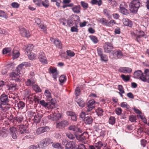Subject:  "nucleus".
<instances>
[{
    "instance_id": "aec40b11",
    "label": "nucleus",
    "mask_w": 149,
    "mask_h": 149,
    "mask_svg": "<svg viewBox=\"0 0 149 149\" xmlns=\"http://www.w3.org/2000/svg\"><path fill=\"white\" fill-rule=\"evenodd\" d=\"M123 22L125 26L130 27H132V22L129 19L124 18L123 19Z\"/></svg>"
},
{
    "instance_id": "f704fd0d",
    "label": "nucleus",
    "mask_w": 149,
    "mask_h": 149,
    "mask_svg": "<svg viewBox=\"0 0 149 149\" xmlns=\"http://www.w3.org/2000/svg\"><path fill=\"white\" fill-rule=\"evenodd\" d=\"M89 38L95 44L97 43L98 42L97 38L95 36L93 35L90 36H89Z\"/></svg>"
},
{
    "instance_id": "0eeeda50",
    "label": "nucleus",
    "mask_w": 149,
    "mask_h": 149,
    "mask_svg": "<svg viewBox=\"0 0 149 149\" xmlns=\"http://www.w3.org/2000/svg\"><path fill=\"white\" fill-rule=\"evenodd\" d=\"M38 58L40 61L44 64H47V58L45 53L42 52H40L39 53Z\"/></svg>"
},
{
    "instance_id": "c85d7f7f",
    "label": "nucleus",
    "mask_w": 149,
    "mask_h": 149,
    "mask_svg": "<svg viewBox=\"0 0 149 149\" xmlns=\"http://www.w3.org/2000/svg\"><path fill=\"white\" fill-rule=\"evenodd\" d=\"M97 115L98 116H102L103 115L104 111L101 108H98L96 110Z\"/></svg>"
},
{
    "instance_id": "c03bdc74",
    "label": "nucleus",
    "mask_w": 149,
    "mask_h": 149,
    "mask_svg": "<svg viewBox=\"0 0 149 149\" xmlns=\"http://www.w3.org/2000/svg\"><path fill=\"white\" fill-rule=\"evenodd\" d=\"M101 58V60L102 61H104L105 62H107L108 60L107 56L104 54H103L100 56Z\"/></svg>"
},
{
    "instance_id": "680f3d73",
    "label": "nucleus",
    "mask_w": 149,
    "mask_h": 149,
    "mask_svg": "<svg viewBox=\"0 0 149 149\" xmlns=\"http://www.w3.org/2000/svg\"><path fill=\"white\" fill-rule=\"evenodd\" d=\"M127 7V5L126 3L124 2H121L120 4V9L124 8H126Z\"/></svg>"
},
{
    "instance_id": "9d476101",
    "label": "nucleus",
    "mask_w": 149,
    "mask_h": 149,
    "mask_svg": "<svg viewBox=\"0 0 149 149\" xmlns=\"http://www.w3.org/2000/svg\"><path fill=\"white\" fill-rule=\"evenodd\" d=\"M20 33L22 36L24 37L29 38L31 36L29 30H26L24 28H22L20 29Z\"/></svg>"
},
{
    "instance_id": "864d4df0",
    "label": "nucleus",
    "mask_w": 149,
    "mask_h": 149,
    "mask_svg": "<svg viewBox=\"0 0 149 149\" xmlns=\"http://www.w3.org/2000/svg\"><path fill=\"white\" fill-rule=\"evenodd\" d=\"M55 103H54L52 102L51 101L50 102L48 103V105L47 107L49 109H52L54 107Z\"/></svg>"
},
{
    "instance_id": "393cba45",
    "label": "nucleus",
    "mask_w": 149,
    "mask_h": 149,
    "mask_svg": "<svg viewBox=\"0 0 149 149\" xmlns=\"http://www.w3.org/2000/svg\"><path fill=\"white\" fill-rule=\"evenodd\" d=\"M84 121L85 123L86 124H91L93 122V119L91 116H88L85 118Z\"/></svg>"
},
{
    "instance_id": "f3484780",
    "label": "nucleus",
    "mask_w": 149,
    "mask_h": 149,
    "mask_svg": "<svg viewBox=\"0 0 149 149\" xmlns=\"http://www.w3.org/2000/svg\"><path fill=\"white\" fill-rule=\"evenodd\" d=\"M48 130H49V127H40L37 130L36 133L38 134H40L47 131Z\"/></svg>"
},
{
    "instance_id": "4d7b16f0",
    "label": "nucleus",
    "mask_w": 149,
    "mask_h": 149,
    "mask_svg": "<svg viewBox=\"0 0 149 149\" xmlns=\"http://www.w3.org/2000/svg\"><path fill=\"white\" fill-rule=\"evenodd\" d=\"M115 111L118 115H120L121 114L122 110L120 108L117 107L115 109Z\"/></svg>"
},
{
    "instance_id": "79ce46f5",
    "label": "nucleus",
    "mask_w": 149,
    "mask_h": 149,
    "mask_svg": "<svg viewBox=\"0 0 149 149\" xmlns=\"http://www.w3.org/2000/svg\"><path fill=\"white\" fill-rule=\"evenodd\" d=\"M52 146L55 148L58 149H62L61 144L58 143H54L52 145Z\"/></svg>"
},
{
    "instance_id": "2f4dec72",
    "label": "nucleus",
    "mask_w": 149,
    "mask_h": 149,
    "mask_svg": "<svg viewBox=\"0 0 149 149\" xmlns=\"http://www.w3.org/2000/svg\"><path fill=\"white\" fill-rule=\"evenodd\" d=\"M91 3L92 4L97 5L98 6H100L102 4V1L101 0L97 1V0H92Z\"/></svg>"
},
{
    "instance_id": "6e6552de",
    "label": "nucleus",
    "mask_w": 149,
    "mask_h": 149,
    "mask_svg": "<svg viewBox=\"0 0 149 149\" xmlns=\"http://www.w3.org/2000/svg\"><path fill=\"white\" fill-rule=\"evenodd\" d=\"M61 117V115L60 113H54L48 116V118L52 120L58 121L59 120Z\"/></svg>"
},
{
    "instance_id": "4468645a",
    "label": "nucleus",
    "mask_w": 149,
    "mask_h": 149,
    "mask_svg": "<svg viewBox=\"0 0 149 149\" xmlns=\"http://www.w3.org/2000/svg\"><path fill=\"white\" fill-rule=\"evenodd\" d=\"M75 101L78 104L79 106L81 107H83L85 106V102L80 97H75Z\"/></svg>"
},
{
    "instance_id": "f03ea898",
    "label": "nucleus",
    "mask_w": 149,
    "mask_h": 149,
    "mask_svg": "<svg viewBox=\"0 0 149 149\" xmlns=\"http://www.w3.org/2000/svg\"><path fill=\"white\" fill-rule=\"evenodd\" d=\"M80 22V20L79 17L77 15L75 16L74 18V26L71 28L70 31L72 32H78V24Z\"/></svg>"
},
{
    "instance_id": "f257e3e1",
    "label": "nucleus",
    "mask_w": 149,
    "mask_h": 149,
    "mask_svg": "<svg viewBox=\"0 0 149 149\" xmlns=\"http://www.w3.org/2000/svg\"><path fill=\"white\" fill-rule=\"evenodd\" d=\"M141 5L140 0H133L130 3V11L133 13H136Z\"/></svg>"
},
{
    "instance_id": "09e8293b",
    "label": "nucleus",
    "mask_w": 149,
    "mask_h": 149,
    "mask_svg": "<svg viewBox=\"0 0 149 149\" xmlns=\"http://www.w3.org/2000/svg\"><path fill=\"white\" fill-rule=\"evenodd\" d=\"M41 119V117L38 115H36L34 117V121L36 123H38L40 122Z\"/></svg>"
},
{
    "instance_id": "a18cd8bd",
    "label": "nucleus",
    "mask_w": 149,
    "mask_h": 149,
    "mask_svg": "<svg viewBox=\"0 0 149 149\" xmlns=\"http://www.w3.org/2000/svg\"><path fill=\"white\" fill-rule=\"evenodd\" d=\"M35 83L34 80L29 79L26 82V85L27 86H33V84Z\"/></svg>"
},
{
    "instance_id": "5fc2aeb1",
    "label": "nucleus",
    "mask_w": 149,
    "mask_h": 149,
    "mask_svg": "<svg viewBox=\"0 0 149 149\" xmlns=\"http://www.w3.org/2000/svg\"><path fill=\"white\" fill-rule=\"evenodd\" d=\"M80 3L82 7L84 9L86 10L87 9L88 6V3L83 1H81Z\"/></svg>"
},
{
    "instance_id": "9b49d317",
    "label": "nucleus",
    "mask_w": 149,
    "mask_h": 149,
    "mask_svg": "<svg viewBox=\"0 0 149 149\" xmlns=\"http://www.w3.org/2000/svg\"><path fill=\"white\" fill-rule=\"evenodd\" d=\"M51 41H54V43L57 47L62 49V44L61 42L58 38H50Z\"/></svg>"
},
{
    "instance_id": "e433bc0d",
    "label": "nucleus",
    "mask_w": 149,
    "mask_h": 149,
    "mask_svg": "<svg viewBox=\"0 0 149 149\" xmlns=\"http://www.w3.org/2000/svg\"><path fill=\"white\" fill-rule=\"evenodd\" d=\"M116 24V22L113 19H111L109 21H108L107 26L110 27H112L113 26Z\"/></svg>"
},
{
    "instance_id": "a878e982",
    "label": "nucleus",
    "mask_w": 149,
    "mask_h": 149,
    "mask_svg": "<svg viewBox=\"0 0 149 149\" xmlns=\"http://www.w3.org/2000/svg\"><path fill=\"white\" fill-rule=\"evenodd\" d=\"M10 131L11 132V134L12 136V138L14 139H17V135L16 134V130L15 128V127H13L11 128Z\"/></svg>"
},
{
    "instance_id": "39448f33",
    "label": "nucleus",
    "mask_w": 149,
    "mask_h": 149,
    "mask_svg": "<svg viewBox=\"0 0 149 149\" xmlns=\"http://www.w3.org/2000/svg\"><path fill=\"white\" fill-rule=\"evenodd\" d=\"M49 70L50 72L52 74L53 78L54 79H56L58 77V74L56 68L51 66L49 68Z\"/></svg>"
},
{
    "instance_id": "bf43d9fd",
    "label": "nucleus",
    "mask_w": 149,
    "mask_h": 149,
    "mask_svg": "<svg viewBox=\"0 0 149 149\" xmlns=\"http://www.w3.org/2000/svg\"><path fill=\"white\" fill-rule=\"evenodd\" d=\"M95 103V101L93 100H89L88 102L87 103V107H90L94 106V104Z\"/></svg>"
},
{
    "instance_id": "72a5a7b5",
    "label": "nucleus",
    "mask_w": 149,
    "mask_h": 149,
    "mask_svg": "<svg viewBox=\"0 0 149 149\" xmlns=\"http://www.w3.org/2000/svg\"><path fill=\"white\" fill-rule=\"evenodd\" d=\"M103 146L102 142L101 141H99L97 143H95V146L97 149H100Z\"/></svg>"
},
{
    "instance_id": "8fccbe9b",
    "label": "nucleus",
    "mask_w": 149,
    "mask_h": 149,
    "mask_svg": "<svg viewBox=\"0 0 149 149\" xmlns=\"http://www.w3.org/2000/svg\"><path fill=\"white\" fill-rule=\"evenodd\" d=\"M120 106L123 108H126L127 109H129L130 107L126 102H123L120 104Z\"/></svg>"
},
{
    "instance_id": "473e14b6",
    "label": "nucleus",
    "mask_w": 149,
    "mask_h": 149,
    "mask_svg": "<svg viewBox=\"0 0 149 149\" xmlns=\"http://www.w3.org/2000/svg\"><path fill=\"white\" fill-rule=\"evenodd\" d=\"M113 55L116 56L118 58H119L123 55V54L120 51L118 50L115 51L113 53Z\"/></svg>"
},
{
    "instance_id": "69168bd1",
    "label": "nucleus",
    "mask_w": 149,
    "mask_h": 149,
    "mask_svg": "<svg viewBox=\"0 0 149 149\" xmlns=\"http://www.w3.org/2000/svg\"><path fill=\"white\" fill-rule=\"evenodd\" d=\"M103 11L104 13L108 17V18H111V16L110 11L108 10H107L105 9Z\"/></svg>"
},
{
    "instance_id": "ddd939ff",
    "label": "nucleus",
    "mask_w": 149,
    "mask_h": 149,
    "mask_svg": "<svg viewBox=\"0 0 149 149\" xmlns=\"http://www.w3.org/2000/svg\"><path fill=\"white\" fill-rule=\"evenodd\" d=\"M10 77L13 80H14L17 82H19L21 81L20 76L18 74H16L13 72L10 74Z\"/></svg>"
},
{
    "instance_id": "ea45409f",
    "label": "nucleus",
    "mask_w": 149,
    "mask_h": 149,
    "mask_svg": "<svg viewBox=\"0 0 149 149\" xmlns=\"http://www.w3.org/2000/svg\"><path fill=\"white\" fill-rule=\"evenodd\" d=\"M59 80L60 82L63 83L66 80V77L65 75H62L59 78Z\"/></svg>"
},
{
    "instance_id": "49530a36",
    "label": "nucleus",
    "mask_w": 149,
    "mask_h": 149,
    "mask_svg": "<svg viewBox=\"0 0 149 149\" xmlns=\"http://www.w3.org/2000/svg\"><path fill=\"white\" fill-rule=\"evenodd\" d=\"M33 90L36 92H40L41 91V90L40 88L37 85H34L32 87Z\"/></svg>"
},
{
    "instance_id": "052dcab7",
    "label": "nucleus",
    "mask_w": 149,
    "mask_h": 149,
    "mask_svg": "<svg viewBox=\"0 0 149 149\" xmlns=\"http://www.w3.org/2000/svg\"><path fill=\"white\" fill-rule=\"evenodd\" d=\"M25 106V104L22 101H20L17 104V106L19 109H23Z\"/></svg>"
},
{
    "instance_id": "4be33fe9",
    "label": "nucleus",
    "mask_w": 149,
    "mask_h": 149,
    "mask_svg": "<svg viewBox=\"0 0 149 149\" xmlns=\"http://www.w3.org/2000/svg\"><path fill=\"white\" fill-rule=\"evenodd\" d=\"M28 58L30 60H33L36 59V55L34 53L31 52H28L26 53Z\"/></svg>"
},
{
    "instance_id": "dca6fc26",
    "label": "nucleus",
    "mask_w": 149,
    "mask_h": 149,
    "mask_svg": "<svg viewBox=\"0 0 149 149\" xmlns=\"http://www.w3.org/2000/svg\"><path fill=\"white\" fill-rule=\"evenodd\" d=\"M132 69L128 67H120L119 69L120 72H123L125 74L129 73L132 72Z\"/></svg>"
},
{
    "instance_id": "2eb2a0df",
    "label": "nucleus",
    "mask_w": 149,
    "mask_h": 149,
    "mask_svg": "<svg viewBox=\"0 0 149 149\" xmlns=\"http://www.w3.org/2000/svg\"><path fill=\"white\" fill-rule=\"evenodd\" d=\"M52 143V140L49 138H46L42 141L40 143L41 145L45 146H47Z\"/></svg>"
},
{
    "instance_id": "c756f323",
    "label": "nucleus",
    "mask_w": 149,
    "mask_h": 149,
    "mask_svg": "<svg viewBox=\"0 0 149 149\" xmlns=\"http://www.w3.org/2000/svg\"><path fill=\"white\" fill-rule=\"evenodd\" d=\"M145 35V33L143 31H142L141 29H139L138 35H137V37L136 38L137 41L138 42V39L143 37Z\"/></svg>"
},
{
    "instance_id": "412c9836",
    "label": "nucleus",
    "mask_w": 149,
    "mask_h": 149,
    "mask_svg": "<svg viewBox=\"0 0 149 149\" xmlns=\"http://www.w3.org/2000/svg\"><path fill=\"white\" fill-rule=\"evenodd\" d=\"M44 94L47 98V99L49 100H52V94L51 91L48 90H46L44 92Z\"/></svg>"
},
{
    "instance_id": "774afa93",
    "label": "nucleus",
    "mask_w": 149,
    "mask_h": 149,
    "mask_svg": "<svg viewBox=\"0 0 149 149\" xmlns=\"http://www.w3.org/2000/svg\"><path fill=\"white\" fill-rule=\"evenodd\" d=\"M39 148L40 146L38 144L36 145H31L28 147V149H37Z\"/></svg>"
},
{
    "instance_id": "6ab92c4d",
    "label": "nucleus",
    "mask_w": 149,
    "mask_h": 149,
    "mask_svg": "<svg viewBox=\"0 0 149 149\" xmlns=\"http://www.w3.org/2000/svg\"><path fill=\"white\" fill-rule=\"evenodd\" d=\"M0 100L6 104H7L9 101L7 95L5 94H2L0 97Z\"/></svg>"
},
{
    "instance_id": "de8ad7c7",
    "label": "nucleus",
    "mask_w": 149,
    "mask_h": 149,
    "mask_svg": "<svg viewBox=\"0 0 149 149\" xmlns=\"http://www.w3.org/2000/svg\"><path fill=\"white\" fill-rule=\"evenodd\" d=\"M88 134L86 132H84L81 135L80 138L83 140H84L88 138Z\"/></svg>"
},
{
    "instance_id": "cd10ccee",
    "label": "nucleus",
    "mask_w": 149,
    "mask_h": 149,
    "mask_svg": "<svg viewBox=\"0 0 149 149\" xmlns=\"http://www.w3.org/2000/svg\"><path fill=\"white\" fill-rule=\"evenodd\" d=\"M131 76L130 75H125L124 74H122L121 77L123 81H127L129 80Z\"/></svg>"
},
{
    "instance_id": "3c124183",
    "label": "nucleus",
    "mask_w": 149,
    "mask_h": 149,
    "mask_svg": "<svg viewBox=\"0 0 149 149\" xmlns=\"http://www.w3.org/2000/svg\"><path fill=\"white\" fill-rule=\"evenodd\" d=\"M129 119L132 122H136V116L131 115L130 116Z\"/></svg>"
},
{
    "instance_id": "e2e57ef3",
    "label": "nucleus",
    "mask_w": 149,
    "mask_h": 149,
    "mask_svg": "<svg viewBox=\"0 0 149 149\" xmlns=\"http://www.w3.org/2000/svg\"><path fill=\"white\" fill-rule=\"evenodd\" d=\"M42 4L45 8H47L49 6V1L48 0H45L44 1H42Z\"/></svg>"
},
{
    "instance_id": "423d86ee",
    "label": "nucleus",
    "mask_w": 149,
    "mask_h": 149,
    "mask_svg": "<svg viewBox=\"0 0 149 149\" xmlns=\"http://www.w3.org/2000/svg\"><path fill=\"white\" fill-rule=\"evenodd\" d=\"M142 81L149 83V69H146L145 70Z\"/></svg>"
},
{
    "instance_id": "58836bf2",
    "label": "nucleus",
    "mask_w": 149,
    "mask_h": 149,
    "mask_svg": "<svg viewBox=\"0 0 149 149\" xmlns=\"http://www.w3.org/2000/svg\"><path fill=\"white\" fill-rule=\"evenodd\" d=\"M18 130L21 134L25 133L27 132L26 128L24 126H20Z\"/></svg>"
},
{
    "instance_id": "0e129e2a",
    "label": "nucleus",
    "mask_w": 149,
    "mask_h": 149,
    "mask_svg": "<svg viewBox=\"0 0 149 149\" xmlns=\"http://www.w3.org/2000/svg\"><path fill=\"white\" fill-rule=\"evenodd\" d=\"M66 135L69 139H73L75 138V136L70 132H67L66 133Z\"/></svg>"
},
{
    "instance_id": "5701e85b",
    "label": "nucleus",
    "mask_w": 149,
    "mask_h": 149,
    "mask_svg": "<svg viewBox=\"0 0 149 149\" xmlns=\"http://www.w3.org/2000/svg\"><path fill=\"white\" fill-rule=\"evenodd\" d=\"M72 10L74 13H79L80 12L81 6L79 5L75 6L72 8Z\"/></svg>"
},
{
    "instance_id": "c9c22d12",
    "label": "nucleus",
    "mask_w": 149,
    "mask_h": 149,
    "mask_svg": "<svg viewBox=\"0 0 149 149\" xmlns=\"http://www.w3.org/2000/svg\"><path fill=\"white\" fill-rule=\"evenodd\" d=\"M99 22L102 25L107 26V24L108 20L106 18H100L99 20Z\"/></svg>"
},
{
    "instance_id": "7c9ffc66",
    "label": "nucleus",
    "mask_w": 149,
    "mask_h": 149,
    "mask_svg": "<svg viewBox=\"0 0 149 149\" xmlns=\"http://www.w3.org/2000/svg\"><path fill=\"white\" fill-rule=\"evenodd\" d=\"M33 47L34 46L32 44H29L28 45L26 49V53L28 52H31Z\"/></svg>"
},
{
    "instance_id": "338daca9",
    "label": "nucleus",
    "mask_w": 149,
    "mask_h": 149,
    "mask_svg": "<svg viewBox=\"0 0 149 149\" xmlns=\"http://www.w3.org/2000/svg\"><path fill=\"white\" fill-rule=\"evenodd\" d=\"M11 51L10 48H6L3 49V54H6L9 53Z\"/></svg>"
},
{
    "instance_id": "bb28decb",
    "label": "nucleus",
    "mask_w": 149,
    "mask_h": 149,
    "mask_svg": "<svg viewBox=\"0 0 149 149\" xmlns=\"http://www.w3.org/2000/svg\"><path fill=\"white\" fill-rule=\"evenodd\" d=\"M14 122L16 121L18 123H21L23 120V117L22 115L19 116V114L17 113L16 116L14 117Z\"/></svg>"
},
{
    "instance_id": "20e7f679",
    "label": "nucleus",
    "mask_w": 149,
    "mask_h": 149,
    "mask_svg": "<svg viewBox=\"0 0 149 149\" xmlns=\"http://www.w3.org/2000/svg\"><path fill=\"white\" fill-rule=\"evenodd\" d=\"M78 125H71L69 127L68 129L70 130L73 131L75 135H76L77 134V133H81V131L78 127Z\"/></svg>"
},
{
    "instance_id": "1a4fd4ad",
    "label": "nucleus",
    "mask_w": 149,
    "mask_h": 149,
    "mask_svg": "<svg viewBox=\"0 0 149 149\" xmlns=\"http://www.w3.org/2000/svg\"><path fill=\"white\" fill-rule=\"evenodd\" d=\"M144 73L140 70H138L135 72L134 73V77L135 78L138 79L142 81V79L143 77Z\"/></svg>"
},
{
    "instance_id": "b1692460",
    "label": "nucleus",
    "mask_w": 149,
    "mask_h": 149,
    "mask_svg": "<svg viewBox=\"0 0 149 149\" xmlns=\"http://www.w3.org/2000/svg\"><path fill=\"white\" fill-rule=\"evenodd\" d=\"M75 141H70L66 144L65 146L66 148L69 149L72 147H73L75 146Z\"/></svg>"
},
{
    "instance_id": "6e6d98bb",
    "label": "nucleus",
    "mask_w": 149,
    "mask_h": 149,
    "mask_svg": "<svg viewBox=\"0 0 149 149\" xmlns=\"http://www.w3.org/2000/svg\"><path fill=\"white\" fill-rule=\"evenodd\" d=\"M67 23L69 27L73 26L74 24V19L73 21L71 19H68L67 21Z\"/></svg>"
},
{
    "instance_id": "7ed1b4c3",
    "label": "nucleus",
    "mask_w": 149,
    "mask_h": 149,
    "mask_svg": "<svg viewBox=\"0 0 149 149\" xmlns=\"http://www.w3.org/2000/svg\"><path fill=\"white\" fill-rule=\"evenodd\" d=\"M103 48L105 52L110 53L113 49L114 47L112 44L108 42L105 43L103 46Z\"/></svg>"
},
{
    "instance_id": "4c0bfd02",
    "label": "nucleus",
    "mask_w": 149,
    "mask_h": 149,
    "mask_svg": "<svg viewBox=\"0 0 149 149\" xmlns=\"http://www.w3.org/2000/svg\"><path fill=\"white\" fill-rule=\"evenodd\" d=\"M109 123L112 125H114L116 122V118L114 117L111 116L109 120Z\"/></svg>"
},
{
    "instance_id": "603ef678",
    "label": "nucleus",
    "mask_w": 149,
    "mask_h": 149,
    "mask_svg": "<svg viewBox=\"0 0 149 149\" xmlns=\"http://www.w3.org/2000/svg\"><path fill=\"white\" fill-rule=\"evenodd\" d=\"M35 97V95L33 94L32 95H29L27 97L28 100L30 101L31 102H34V99Z\"/></svg>"
},
{
    "instance_id": "f8f14e48",
    "label": "nucleus",
    "mask_w": 149,
    "mask_h": 149,
    "mask_svg": "<svg viewBox=\"0 0 149 149\" xmlns=\"http://www.w3.org/2000/svg\"><path fill=\"white\" fill-rule=\"evenodd\" d=\"M69 123L66 120H64L57 123L56 126L57 128H62L67 126Z\"/></svg>"
},
{
    "instance_id": "13d9d810",
    "label": "nucleus",
    "mask_w": 149,
    "mask_h": 149,
    "mask_svg": "<svg viewBox=\"0 0 149 149\" xmlns=\"http://www.w3.org/2000/svg\"><path fill=\"white\" fill-rule=\"evenodd\" d=\"M39 27L42 29V31L44 32H46L47 30V27L46 26L42 24H40L39 26Z\"/></svg>"
},
{
    "instance_id": "a211bd4d",
    "label": "nucleus",
    "mask_w": 149,
    "mask_h": 149,
    "mask_svg": "<svg viewBox=\"0 0 149 149\" xmlns=\"http://www.w3.org/2000/svg\"><path fill=\"white\" fill-rule=\"evenodd\" d=\"M13 58L14 59L18 57L20 54L18 51V48L17 47H15L13 49Z\"/></svg>"
},
{
    "instance_id": "a19ab883",
    "label": "nucleus",
    "mask_w": 149,
    "mask_h": 149,
    "mask_svg": "<svg viewBox=\"0 0 149 149\" xmlns=\"http://www.w3.org/2000/svg\"><path fill=\"white\" fill-rule=\"evenodd\" d=\"M120 13L123 15H127L129 14V10L127 9L126 8H123L121 9H120Z\"/></svg>"
},
{
    "instance_id": "37998d69",
    "label": "nucleus",
    "mask_w": 149,
    "mask_h": 149,
    "mask_svg": "<svg viewBox=\"0 0 149 149\" xmlns=\"http://www.w3.org/2000/svg\"><path fill=\"white\" fill-rule=\"evenodd\" d=\"M0 17L7 19L8 17V15L4 11L0 10Z\"/></svg>"
}]
</instances>
